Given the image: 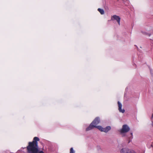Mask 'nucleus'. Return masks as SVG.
<instances>
[{"label": "nucleus", "instance_id": "nucleus-1", "mask_svg": "<svg viewBox=\"0 0 153 153\" xmlns=\"http://www.w3.org/2000/svg\"><path fill=\"white\" fill-rule=\"evenodd\" d=\"M39 140V138L37 137H35L32 142H29V145L27 147L28 153H38L39 152V147L37 141Z\"/></svg>", "mask_w": 153, "mask_h": 153}, {"label": "nucleus", "instance_id": "nucleus-2", "mask_svg": "<svg viewBox=\"0 0 153 153\" xmlns=\"http://www.w3.org/2000/svg\"><path fill=\"white\" fill-rule=\"evenodd\" d=\"M100 122V118L96 117L94 121L91 123L89 126L86 129V131H88L93 129L96 125H98Z\"/></svg>", "mask_w": 153, "mask_h": 153}, {"label": "nucleus", "instance_id": "nucleus-3", "mask_svg": "<svg viewBox=\"0 0 153 153\" xmlns=\"http://www.w3.org/2000/svg\"><path fill=\"white\" fill-rule=\"evenodd\" d=\"M130 129L129 127L127 125H124L123 126L122 129H120L119 131L121 134H123L128 132Z\"/></svg>", "mask_w": 153, "mask_h": 153}, {"label": "nucleus", "instance_id": "nucleus-4", "mask_svg": "<svg viewBox=\"0 0 153 153\" xmlns=\"http://www.w3.org/2000/svg\"><path fill=\"white\" fill-rule=\"evenodd\" d=\"M121 153H137L136 152L131 149L125 148L122 149L120 150Z\"/></svg>", "mask_w": 153, "mask_h": 153}, {"label": "nucleus", "instance_id": "nucleus-5", "mask_svg": "<svg viewBox=\"0 0 153 153\" xmlns=\"http://www.w3.org/2000/svg\"><path fill=\"white\" fill-rule=\"evenodd\" d=\"M111 19L112 20H113L114 19L116 20L118 24L120 25V18L119 16H117L116 15H114L111 17Z\"/></svg>", "mask_w": 153, "mask_h": 153}, {"label": "nucleus", "instance_id": "nucleus-6", "mask_svg": "<svg viewBox=\"0 0 153 153\" xmlns=\"http://www.w3.org/2000/svg\"><path fill=\"white\" fill-rule=\"evenodd\" d=\"M118 105V110L120 112L123 113H124L125 110L124 109H122V105L121 103L119 102L118 101L117 102Z\"/></svg>", "mask_w": 153, "mask_h": 153}, {"label": "nucleus", "instance_id": "nucleus-7", "mask_svg": "<svg viewBox=\"0 0 153 153\" xmlns=\"http://www.w3.org/2000/svg\"><path fill=\"white\" fill-rule=\"evenodd\" d=\"M111 129V127L110 126H107L105 128H103V130H102V131L104 132L105 133L107 132L108 131L110 130Z\"/></svg>", "mask_w": 153, "mask_h": 153}, {"label": "nucleus", "instance_id": "nucleus-8", "mask_svg": "<svg viewBox=\"0 0 153 153\" xmlns=\"http://www.w3.org/2000/svg\"><path fill=\"white\" fill-rule=\"evenodd\" d=\"M95 128H96L98 129H99L100 131H102V130H103V128H102L101 126H96V127H95Z\"/></svg>", "mask_w": 153, "mask_h": 153}, {"label": "nucleus", "instance_id": "nucleus-9", "mask_svg": "<svg viewBox=\"0 0 153 153\" xmlns=\"http://www.w3.org/2000/svg\"><path fill=\"white\" fill-rule=\"evenodd\" d=\"M98 10L100 13L101 14H103L104 13V10L100 8H98Z\"/></svg>", "mask_w": 153, "mask_h": 153}, {"label": "nucleus", "instance_id": "nucleus-10", "mask_svg": "<svg viewBox=\"0 0 153 153\" xmlns=\"http://www.w3.org/2000/svg\"><path fill=\"white\" fill-rule=\"evenodd\" d=\"M70 153H75V151L74 150L73 148L70 149Z\"/></svg>", "mask_w": 153, "mask_h": 153}, {"label": "nucleus", "instance_id": "nucleus-11", "mask_svg": "<svg viewBox=\"0 0 153 153\" xmlns=\"http://www.w3.org/2000/svg\"><path fill=\"white\" fill-rule=\"evenodd\" d=\"M38 153H44L42 151H40Z\"/></svg>", "mask_w": 153, "mask_h": 153}, {"label": "nucleus", "instance_id": "nucleus-12", "mask_svg": "<svg viewBox=\"0 0 153 153\" xmlns=\"http://www.w3.org/2000/svg\"><path fill=\"white\" fill-rule=\"evenodd\" d=\"M153 118V113L152 114V117H151V119H152Z\"/></svg>", "mask_w": 153, "mask_h": 153}, {"label": "nucleus", "instance_id": "nucleus-13", "mask_svg": "<svg viewBox=\"0 0 153 153\" xmlns=\"http://www.w3.org/2000/svg\"><path fill=\"white\" fill-rule=\"evenodd\" d=\"M152 125L153 127V121H152Z\"/></svg>", "mask_w": 153, "mask_h": 153}, {"label": "nucleus", "instance_id": "nucleus-14", "mask_svg": "<svg viewBox=\"0 0 153 153\" xmlns=\"http://www.w3.org/2000/svg\"><path fill=\"white\" fill-rule=\"evenodd\" d=\"M131 135L132 136V133H131Z\"/></svg>", "mask_w": 153, "mask_h": 153}, {"label": "nucleus", "instance_id": "nucleus-15", "mask_svg": "<svg viewBox=\"0 0 153 153\" xmlns=\"http://www.w3.org/2000/svg\"><path fill=\"white\" fill-rule=\"evenodd\" d=\"M151 146H153V144H151Z\"/></svg>", "mask_w": 153, "mask_h": 153}]
</instances>
